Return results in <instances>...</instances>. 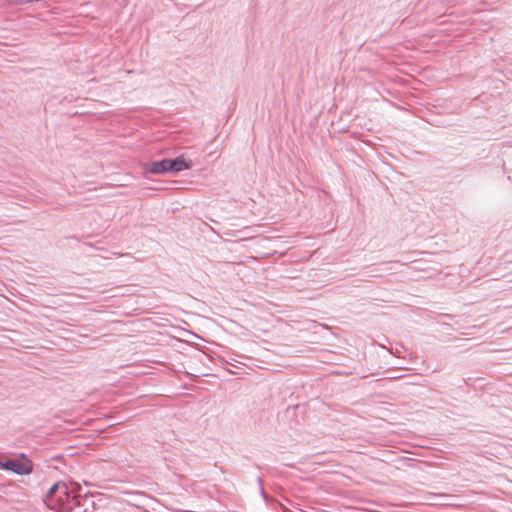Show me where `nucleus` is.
<instances>
[{"instance_id":"obj_1","label":"nucleus","mask_w":512,"mask_h":512,"mask_svg":"<svg viewBox=\"0 0 512 512\" xmlns=\"http://www.w3.org/2000/svg\"><path fill=\"white\" fill-rule=\"evenodd\" d=\"M2 467L11 470L17 474H29L32 471V462L25 456L14 460H8L2 464Z\"/></svg>"},{"instance_id":"obj_2","label":"nucleus","mask_w":512,"mask_h":512,"mask_svg":"<svg viewBox=\"0 0 512 512\" xmlns=\"http://www.w3.org/2000/svg\"><path fill=\"white\" fill-rule=\"evenodd\" d=\"M170 160H162L153 164L151 171L153 173H163L166 171H171Z\"/></svg>"},{"instance_id":"obj_3","label":"nucleus","mask_w":512,"mask_h":512,"mask_svg":"<svg viewBox=\"0 0 512 512\" xmlns=\"http://www.w3.org/2000/svg\"><path fill=\"white\" fill-rule=\"evenodd\" d=\"M171 171H180L183 168L184 162L177 160H170Z\"/></svg>"}]
</instances>
